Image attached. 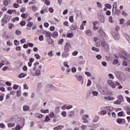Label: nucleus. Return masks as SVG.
<instances>
[{"label":"nucleus","instance_id":"8","mask_svg":"<svg viewBox=\"0 0 130 130\" xmlns=\"http://www.w3.org/2000/svg\"><path fill=\"white\" fill-rule=\"evenodd\" d=\"M107 83L108 84V85L111 86V87H112V88H113V89L115 88V83H114V82H113L112 80H108Z\"/></svg>","mask_w":130,"mask_h":130},{"label":"nucleus","instance_id":"3","mask_svg":"<svg viewBox=\"0 0 130 130\" xmlns=\"http://www.w3.org/2000/svg\"><path fill=\"white\" fill-rule=\"evenodd\" d=\"M114 9H115V13L117 16H119L120 15V10H117V4L116 3H115L113 5L112 12H113Z\"/></svg>","mask_w":130,"mask_h":130},{"label":"nucleus","instance_id":"36","mask_svg":"<svg viewBox=\"0 0 130 130\" xmlns=\"http://www.w3.org/2000/svg\"><path fill=\"white\" fill-rule=\"evenodd\" d=\"M99 120V116H96L93 120V122H97Z\"/></svg>","mask_w":130,"mask_h":130},{"label":"nucleus","instance_id":"39","mask_svg":"<svg viewBox=\"0 0 130 130\" xmlns=\"http://www.w3.org/2000/svg\"><path fill=\"white\" fill-rule=\"evenodd\" d=\"M20 44V42L18 41L17 40H14V45H16V46H18Z\"/></svg>","mask_w":130,"mask_h":130},{"label":"nucleus","instance_id":"60","mask_svg":"<svg viewBox=\"0 0 130 130\" xmlns=\"http://www.w3.org/2000/svg\"><path fill=\"white\" fill-rule=\"evenodd\" d=\"M85 74L86 75V76H87V77H91V76H92L90 72H85Z\"/></svg>","mask_w":130,"mask_h":130},{"label":"nucleus","instance_id":"20","mask_svg":"<svg viewBox=\"0 0 130 130\" xmlns=\"http://www.w3.org/2000/svg\"><path fill=\"white\" fill-rule=\"evenodd\" d=\"M123 120H124V119L118 118V119H117L116 122H117V123H118L119 124H121V123H122V121H123Z\"/></svg>","mask_w":130,"mask_h":130},{"label":"nucleus","instance_id":"54","mask_svg":"<svg viewBox=\"0 0 130 130\" xmlns=\"http://www.w3.org/2000/svg\"><path fill=\"white\" fill-rule=\"evenodd\" d=\"M22 32H21V31L18 30H16V32H15V34L16 35H20V34H21Z\"/></svg>","mask_w":130,"mask_h":130},{"label":"nucleus","instance_id":"28","mask_svg":"<svg viewBox=\"0 0 130 130\" xmlns=\"http://www.w3.org/2000/svg\"><path fill=\"white\" fill-rule=\"evenodd\" d=\"M69 20L71 23H74V16H71L69 17Z\"/></svg>","mask_w":130,"mask_h":130},{"label":"nucleus","instance_id":"4","mask_svg":"<svg viewBox=\"0 0 130 130\" xmlns=\"http://www.w3.org/2000/svg\"><path fill=\"white\" fill-rule=\"evenodd\" d=\"M98 18L101 23H104L105 22V18L103 15V13H102V12L101 11L98 12Z\"/></svg>","mask_w":130,"mask_h":130},{"label":"nucleus","instance_id":"7","mask_svg":"<svg viewBox=\"0 0 130 130\" xmlns=\"http://www.w3.org/2000/svg\"><path fill=\"white\" fill-rule=\"evenodd\" d=\"M43 34L44 35H46V37L47 38H51V33H50V32H49V31H47L46 30H44V31L43 32Z\"/></svg>","mask_w":130,"mask_h":130},{"label":"nucleus","instance_id":"5","mask_svg":"<svg viewBox=\"0 0 130 130\" xmlns=\"http://www.w3.org/2000/svg\"><path fill=\"white\" fill-rule=\"evenodd\" d=\"M31 76H40L41 75V72L40 70L37 69L35 72L33 70L30 71Z\"/></svg>","mask_w":130,"mask_h":130},{"label":"nucleus","instance_id":"21","mask_svg":"<svg viewBox=\"0 0 130 130\" xmlns=\"http://www.w3.org/2000/svg\"><path fill=\"white\" fill-rule=\"evenodd\" d=\"M104 99L109 100V101H111L114 99L113 97L111 96H105Z\"/></svg>","mask_w":130,"mask_h":130},{"label":"nucleus","instance_id":"46","mask_svg":"<svg viewBox=\"0 0 130 130\" xmlns=\"http://www.w3.org/2000/svg\"><path fill=\"white\" fill-rule=\"evenodd\" d=\"M91 84H92V82L91 81V80H90V79H88L87 81V86L89 87V86H91Z\"/></svg>","mask_w":130,"mask_h":130},{"label":"nucleus","instance_id":"32","mask_svg":"<svg viewBox=\"0 0 130 130\" xmlns=\"http://www.w3.org/2000/svg\"><path fill=\"white\" fill-rule=\"evenodd\" d=\"M19 20H20V18H19V17H16L13 18V19H12V21L13 22H16V21H19Z\"/></svg>","mask_w":130,"mask_h":130},{"label":"nucleus","instance_id":"63","mask_svg":"<svg viewBox=\"0 0 130 130\" xmlns=\"http://www.w3.org/2000/svg\"><path fill=\"white\" fill-rule=\"evenodd\" d=\"M21 26H25L26 25V22L23 21L20 22Z\"/></svg>","mask_w":130,"mask_h":130},{"label":"nucleus","instance_id":"49","mask_svg":"<svg viewBox=\"0 0 130 130\" xmlns=\"http://www.w3.org/2000/svg\"><path fill=\"white\" fill-rule=\"evenodd\" d=\"M7 13L8 14H10V15H12L13 14V10L12 9H9L7 11Z\"/></svg>","mask_w":130,"mask_h":130},{"label":"nucleus","instance_id":"16","mask_svg":"<svg viewBox=\"0 0 130 130\" xmlns=\"http://www.w3.org/2000/svg\"><path fill=\"white\" fill-rule=\"evenodd\" d=\"M51 36H52L53 38H57V37H58V34L56 31L52 34Z\"/></svg>","mask_w":130,"mask_h":130},{"label":"nucleus","instance_id":"11","mask_svg":"<svg viewBox=\"0 0 130 130\" xmlns=\"http://www.w3.org/2000/svg\"><path fill=\"white\" fill-rule=\"evenodd\" d=\"M75 77L77 78V81H81L82 84H84V81H83V77L82 76L77 75Z\"/></svg>","mask_w":130,"mask_h":130},{"label":"nucleus","instance_id":"12","mask_svg":"<svg viewBox=\"0 0 130 130\" xmlns=\"http://www.w3.org/2000/svg\"><path fill=\"white\" fill-rule=\"evenodd\" d=\"M47 42H48V44H53L54 42H53V40L51 39V38H47Z\"/></svg>","mask_w":130,"mask_h":130},{"label":"nucleus","instance_id":"41","mask_svg":"<svg viewBox=\"0 0 130 130\" xmlns=\"http://www.w3.org/2000/svg\"><path fill=\"white\" fill-rule=\"evenodd\" d=\"M125 20L124 18L120 19V25H122L124 23Z\"/></svg>","mask_w":130,"mask_h":130},{"label":"nucleus","instance_id":"27","mask_svg":"<svg viewBox=\"0 0 130 130\" xmlns=\"http://www.w3.org/2000/svg\"><path fill=\"white\" fill-rule=\"evenodd\" d=\"M92 94L93 96H98L99 93L98 92V91L94 90L92 91Z\"/></svg>","mask_w":130,"mask_h":130},{"label":"nucleus","instance_id":"30","mask_svg":"<svg viewBox=\"0 0 130 130\" xmlns=\"http://www.w3.org/2000/svg\"><path fill=\"white\" fill-rule=\"evenodd\" d=\"M69 54H69L68 53H62V56L63 58H64L66 57H68V56L69 55Z\"/></svg>","mask_w":130,"mask_h":130},{"label":"nucleus","instance_id":"43","mask_svg":"<svg viewBox=\"0 0 130 130\" xmlns=\"http://www.w3.org/2000/svg\"><path fill=\"white\" fill-rule=\"evenodd\" d=\"M22 126L20 125H17L15 128L16 130H20L21 129V128H22Z\"/></svg>","mask_w":130,"mask_h":130},{"label":"nucleus","instance_id":"58","mask_svg":"<svg viewBox=\"0 0 130 130\" xmlns=\"http://www.w3.org/2000/svg\"><path fill=\"white\" fill-rule=\"evenodd\" d=\"M13 7L14 8H15V9H17L18 8H19V7H20V5H19L18 4H17L16 3L13 4Z\"/></svg>","mask_w":130,"mask_h":130},{"label":"nucleus","instance_id":"42","mask_svg":"<svg viewBox=\"0 0 130 130\" xmlns=\"http://www.w3.org/2000/svg\"><path fill=\"white\" fill-rule=\"evenodd\" d=\"M8 126L9 127H12L13 126H15V123H9L8 124Z\"/></svg>","mask_w":130,"mask_h":130},{"label":"nucleus","instance_id":"57","mask_svg":"<svg viewBox=\"0 0 130 130\" xmlns=\"http://www.w3.org/2000/svg\"><path fill=\"white\" fill-rule=\"evenodd\" d=\"M48 55L50 56V57L53 56V55H52V51H50L48 53Z\"/></svg>","mask_w":130,"mask_h":130},{"label":"nucleus","instance_id":"10","mask_svg":"<svg viewBox=\"0 0 130 130\" xmlns=\"http://www.w3.org/2000/svg\"><path fill=\"white\" fill-rule=\"evenodd\" d=\"M70 47H71V45L69 43H67L64 47V52H68L70 50Z\"/></svg>","mask_w":130,"mask_h":130},{"label":"nucleus","instance_id":"44","mask_svg":"<svg viewBox=\"0 0 130 130\" xmlns=\"http://www.w3.org/2000/svg\"><path fill=\"white\" fill-rule=\"evenodd\" d=\"M108 77L111 80H113V79H114V76H113V75H112V74H109L108 75Z\"/></svg>","mask_w":130,"mask_h":130},{"label":"nucleus","instance_id":"53","mask_svg":"<svg viewBox=\"0 0 130 130\" xmlns=\"http://www.w3.org/2000/svg\"><path fill=\"white\" fill-rule=\"evenodd\" d=\"M97 6L98 8H102V4L100 2H97L96 3Z\"/></svg>","mask_w":130,"mask_h":130},{"label":"nucleus","instance_id":"38","mask_svg":"<svg viewBox=\"0 0 130 130\" xmlns=\"http://www.w3.org/2000/svg\"><path fill=\"white\" fill-rule=\"evenodd\" d=\"M121 14H122L123 16H124V17H126V16H128L127 13H125V11H124V10L122 11V12H121Z\"/></svg>","mask_w":130,"mask_h":130},{"label":"nucleus","instance_id":"55","mask_svg":"<svg viewBox=\"0 0 130 130\" xmlns=\"http://www.w3.org/2000/svg\"><path fill=\"white\" fill-rule=\"evenodd\" d=\"M18 88H19V85H18L17 84H14L13 89L14 90H17V89H18Z\"/></svg>","mask_w":130,"mask_h":130},{"label":"nucleus","instance_id":"50","mask_svg":"<svg viewBox=\"0 0 130 130\" xmlns=\"http://www.w3.org/2000/svg\"><path fill=\"white\" fill-rule=\"evenodd\" d=\"M45 4L47 6H49V5H50V1H49L48 0H46V1H45Z\"/></svg>","mask_w":130,"mask_h":130},{"label":"nucleus","instance_id":"59","mask_svg":"<svg viewBox=\"0 0 130 130\" xmlns=\"http://www.w3.org/2000/svg\"><path fill=\"white\" fill-rule=\"evenodd\" d=\"M105 7H106V8H107L108 9H111L112 6H111V5H110V4H106Z\"/></svg>","mask_w":130,"mask_h":130},{"label":"nucleus","instance_id":"24","mask_svg":"<svg viewBox=\"0 0 130 130\" xmlns=\"http://www.w3.org/2000/svg\"><path fill=\"white\" fill-rule=\"evenodd\" d=\"M50 87H51V89L52 90H53L54 91H58V90H59V88H58V87H56L55 86H50Z\"/></svg>","mask_w":130,"mask_h":130},{"label":"nucleus","instance_id":"9","mask_svg":"<svg viewBox=\"0 0 130 130\" xmlns=\"http://www.w3.org/2000/svg\"><path fill=\"white\" fill-rule=\"evenodd\" d=\"M18 124L22 126V127L25 125V118H21L20 120L18 121Z\"/></svg>","mask_w":130,"mask_h":130},{"label":"nucleus","instance_id":"29","mask_svg":"<svg viewBox=\"0 0 130 130\" xmlns=\"http://www.w3.org/2000/svg\"><path fill=\"white\" fill-rule=\"evenodd\" d=\"M27 27H29L31 28L32 26H33V22L29 21L28 22V24L26 25Z\"/></svg>","mask_w":130,"mask_h":130},{"label":"nucleus","instance_id":"26","mask_svg":"<svg viewBox=\"0 0 130 130\" xmlns=\"http://www.w3.org/2000/svg\"><path fill=\"white\" fill-rule=\"evenodd\" d=\"M41 112L42 113H49V110H48V109H46V110L41 109Z\"/></svg>","mask_w":130,"mask_h":130},{"label":"nucleus","instance_id":"40","mask_svg":"<svg viewBox=\"0 0 130 130\" xmlns=\"http://www.w3.org/2000/svg\"><path fill=\"white\" fill-rule=\"evenodd\" d=\"M98 32L100 34H102L103 33H104V31H103V30H102V28H100V29H99L98 30Z\"/></svg>","mask_w":130,"mask_h":130},{"label":"nucleus","instance_id":"2","mask_svg":"<svg viewBox=\"0 0 130 130\" xmlns=\"http://www.w3.org/2000/svg\"><path fill=\"white\" fill-rule=\"evenodd\" d=\"M101 47L102 49L105 52H108L109 51V44L107 43V42L104 41L101 42Z\"/></svg>","mask_w":130,"mask_h":130},{"label":"nucleus","instance_id":"22","mask_svg":"<svg viewBox=\"0 0 130 130\" xmlns=\"http://www.w3.org/2000/svg\"><path fill=\"white\" fill-rule=\"evenodd\" d=\"M27 76V74H25V73H21L18 77L20 78V79H22V78H25V77H26Z\"/></svg>","mask_w":130,"mask_h":130},{"label":"nucleus","instance_id":"34","mask_svg":"<svg viewBox=\"0 0 130 130\" xmlns=\"http://www.w3.org/2000/svg\"><path fill=\"white\" fill-rule=\"evenodd\" d=\"M15 27V25L13 23H9L8 25L9 29H12V28H14Z\"/></svg>","mask_w":130,"mask_h":130},{"label":"nucleus","instance_id":"45","mask_svg":"<svg viewBox=\"0 0 130 130\" xmlns=\"http://www.w3.org/2000/svg\"><path fill=\"white\" fill-rule=\"evenodd\" d=\"M35 56L37 59H40V58H41V57H40V55H39L38 54H35Z\"/></svg>","mask_w":130,"mask_h":130},{"label":"nucleus","instance_id":"18","mask_svg":"<svg viewBox=\"0 0 130 130\" xmlns=\"http://www.w3.org/2000/svg\"><path fill=\"white\" fill-rule=\"evenodd\" d=\"M118 100L120 101L121 103L124 102V101L123 100V96L122 95H119L118 96Z\"/></svg>","mask_w":130,"mask_h":130},{"label":"nucleus","instance_id":"64","mask_svg":"<svg viewBox=\"0 0 130 130\" xmlns=\"http://www.w3.org/2000/svg\"><path fill=\"white\" fill-rule=\"evenodd\" d=\"M96 57L98 59H101V58H102V56H101V55H97Z\"/></svg>","mask_w":130,"mask_h":130},{"label":"nucleus","instance_id":"35","mask_svg":"<svg viewBox=\"0 0 130 130\" xmlns=\"http://www.w3.org/2000/svg\"><path fill=\"white\" fill-rule=\"evenodd\" d=\"M82 120L84 123H89V120L84 117H82Z\"/></svg>","mask_w":130,"mask_h":130},{"label":"nucleus","instance_id":"31","mask_svg":"<svg viewBox=\"0 0 130 130\" xmlns=\"http://www.w3.org/2000/svg\"><path fill=\"white\" fill-rule=\"evenodd\" d=\"M86 35H88V36H91V30L90 29H88L86 31Z\"/></svg>","mask_w":130,"mask_h":130},{"label":"nucleus","instance_id":"25","mask_svg":"<svg viewBox=\"0 0 130 130\" xmlns=\"http://www.w3.org/2000/svg\"><path fill=\"white\" fill-rule=\"evenodd\" d=\"M77 28V24H72L71 27V30H75Z\"/></svg>","mask_w":130,"mask_h":130},{"label":"nucleus","instance_id":"13","mask_svg":"<svg viewBox=\"0 0 130 130\" xmlns=\"http://www.w3.org/2000/svg\"><path fill=\"white\" fill-rule=\"evenodd\" d=\"M23 110L24 112L29 111V110H30V107L27 105H24L23 106Z\"/></svg>","mask_w":130,"mask_h":130},{"label":"nucleus","instance_id":"19","mask_svg":"<svg viewBox=\"0 0 130 130\" xmlns=\"http://www.w3.org/2000/svg\"><path fill=\"white\" fill-rule=\"evenodd\" d=\"M125 111H126L127 114H128V115H130V108L128 107H125Z\"/></svg>","mask_w":130,"mask_h":130},{"label":"nucleus","instance_id":"1","mask_svg":"<svg viewBox=\"0 0 130 130\" xmlns=\"http://www.w3.org/2000/svg\"><path fill=\"white\" fill-rule=\"evenodd\" d=\"M115 75L117 79H118V80H121V81H124L126 80V76L122 72H116Z\"/></svg>","mask_w":130,"mask_h":130},{"label":"nucleus","instance_id":"56","mask_svg":"<svg viewBox=\"0 0 130 130\" xmlns=\"http://www.w3.org/2000/svg\"><path fill=\"white\" fill-rule=\"evenodd\" d=\"M124 36L125 39H126V40H127V41H128V40L130 39L129 36H128V35H124Z\"/></svg>","mask_w":130,"mask_h":130},{"label":"nucleus","instance_id":"62","mask_svg":"<svg viewBox=\"0 0 130 130\" xmlns=\"http://www.w3.org/2000/svg\"><path fill=\"white\" fill-rule=\"evenodd\" d=\"M81 128L82 130H85V129H86V128H87V126H86L85 125H82Z\"/></svg>","mask_w":130,"mask_h":130},{"label":"nucleus","instance_id":"47","mask_svg":"<svg viewBox=\"0 0 130 130\" xmlns=\"http://www.w3.org/2000/svg\"><path fill=\"white\" fill-rule=\"evenodd\" d=\"M44 39V38H43V36L40 35L39 36V40H40V41H43Z\"/></svg>","mask_w":130,"mask_h":130},{"label":"nucleus","instance_id":"33","mask_svg":"<svg viewBox=\"0 0 130 130\" xmlns=\"http://www.w3.org/2000/svg\"><path fill=\"white\" fill-rule=\"evenodd\" d=\"M91 49H92V50H93L94 51H96V52H99V49L95 47H92L91 48Z\"/></svg>","mask_w":130,"mask_h":130},{"label":"nucleus","instance_id":"52","mask_svg":"<svg viewBox=\"0 0 130 130\" xmlns=\"http://www.w3.org/2000/svg\"><path fill=\"white\" fill-rule=\"evenodd\" d=\"M49 120H50V118H49V116H46V118L45 119V121L46 122H47V121H49Z\"/></svg>","mask_w":130,"mask_h":130},{"label":"nucleus","instance_id":"17","mask_svg":"<svg viewBox=\"0 0 130 130\" xmlns=\"http://www.w3.org/2000/svg\"><path fill=\"white\" fill-rule=\"evenodd\" d=\"M63 127H64V126L63 125H58L56 127H54L53 128V129L54 130H59V129H61V128H63Z\"/></svg>","mask_w":130,"mask_h":130},{"label":"nucleus","instance_id":"61","mask_svg":"<svg viewBox=\"0 0 130 130\" xmlns=\"http://www.w3.org/2000/svg\"><path fill=\"white\" fill-rule=\"evenodd\" d=\"M73 34L72 33H70L67 34V37H68V38H71V37H73Z\"/></svg>","mask_w":130,"mask_h":130},{"label":"nucleus","instance_id":"48","mask_svg":"<svg viewBox=\"0 0 130 130\" xmlns=\"http://www.w3.org/2000/svg\"><path fill=\"white\" fill-rule=\"evenodd\" d=\"M109 22L110 23H113V19H112V16H109Z\"/></svg>","mask_w":130,"mask_h":130},{"label":"nucleus","instance_id":"14","mask_svg":"<svg viewBox=\"0 0 130 130\" xmlns=\"http://www.w3.org/2000/svg\"><path fill=\"white\" fill-rule=\"evenodd\" d=\"M107 112L109 116H111V112H112V109H111L109 107H107Z\"/></svg>","mask_w":130,"mask_h":130},{"label":"nucleus","instance_id":"23","mask_svg":"<svg viewBox=\"0 0 130 130\" xmlns=\"http://www.w3.org/2000/svg\"><path fill=\"white\" fill-rule=\"evenodd\" d=\"M12 18V16L9 15H5V18L8 21H10Z\"/></svg>","mask_w":130,"mask_h":130},{"label":"nucleus","instance_id":"15","mask_svg":"<svg viewBox=\"0 0 130 130\" xmlns=\"http://www.w3.org/2000/svg\"><path fill=\"white\" fill-rule=\"evenodd\" d=\"M11 1L10 0H4L3 4L4 6L6 7L8 6L9 4H10Z\"/></svg>","mask_w":130,"mask_h":130},{"label":"nucleus","instance_id":"37","mask_svg":"<svg viewBox=\"0 0 130 130\" xmlns=\"http://www.w3.org/2000/svg\"><path fill=\"white\" fill-rule=\"evenodd\" d=\"M120 103H121L118 100L114 102V104H116V105H120Z\"/></svg>","mask_w":130,"mask_h":130},{"label":"nucleus","instance_id":"51","mask_svg":"<svg viewBox=\"0 0 130 130\" xmlns=\"http://www.w3.org/2000/svg\"><path fill=\"white\" fill-rule=\"evenodd\" d=\"M51 86H53V85H52L51 84L47 85L46 88V89L48 90H50V89H51V87H50Z\"/></svg>","mask_w":130,"mask_h":130},{"label":"nucleus","instance_id":"6","mask_svg":"<svg viewBox=\"0 0 130 130\" xmlns=\"http://www.w3.org/2000/svg\"><path fill=\"white\" fill-rule=\"evenodd\" d=\"M112 35L115 39V40H119V34H118V31H114L112 32Z\"/></svg>","mask_w":130,"mask_h":130}]
</instances>
